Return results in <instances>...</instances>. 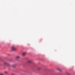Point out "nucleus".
Returning <instances> with one entry per match:
<instances>
[{
    "label": "nucleus",
    "mask_w": 75,
    "mask_h": 75,
    "mask_svg": "<svg viewBox=\"0 0 75 75\" xmlns=\"http://www.w3.org/2000/svg\"><path fill=\"white\" fill-rule=\"evenodd\" d=\"M38 70H40V68H38Z\"/></svg>",
    "instance_id": "obj_10"
},
{
    "label": "nucleus",
    "mask_w": 75,
    "mask_h": 75,
    "mask_svg": "<svg viewBox=\"0 0 75 75\" xmlns=\"http://www.w3.org/2000/svg\"><path fill=\"white\" fill-rule=\"evenodd\" d=\"M16 58L17 59H18V58H20V56H16Z\"/></svg>",
    "instance_id": "obj_4"
},
{
    "label": "nucleus",
    "mask_w": 75,
    "mask_h": 75,
    "mask_svg": "<svg viewBox=\"0 0 75 75\" xmlns=\"http://www.w3.org/2000/svg\"><path fill=\"white\" fill-rule=\"evenodd\" d=\"M28 63H31V61H30V60H29L28 61Z\"/></svg>",
    "instance_id": "obj_5"
},
{
    "label": "nucleus",
    "mask_w": 75,
    "mask_h": 75,
    "mask_svg": "<svg viewBox=\"0 0 75 75\" xmlns=\"http://www.w3.org/2000/svg\"><path fill=\"white\" fill-rule=\"evenodd\" d=\"M16 65H17L16 64H13L12 65V67H13V68H15V67H16Z\"/></svg>",
    "instance_id": "obj_3"
},
{
    "label": "nucleus",
    "mask_w": 75,
    "mask_h": 75,
    "mask_svg": "<svg viewBox=\"0 0 75 75\" xmlns=\"http://www.w3.org/2000/svg\"><path fill=\"white\" fill-rule=\"evenodd\" d=\"M4 65H7V62H4Z\"/></svg>",
    "instance_id": "obj_6"
},
{
    "label": "nucleus",
    "mask_w": 75,
    "mask_h": 75,
    "mask_svg": "<svg viewBox=\"0 0 75 75\" xmlns=\"http://www.w3.org/2000/svg\"><path fill=\"white\" fill-rule=\"evenodd\" d=\"M11 75H14V73L11 74Z\"/></svg>",
    "instance_id": "obj_9"
},
{
    "label": "nucleus",
    "mask_w": 75,
    "mask_h": 75,
    "mask_svg": "<svg viewBox=\"0 0 75 75\" xmlns=\"http://www.w3.org/2000/svg\"><path fill=\"white\" fill-rule=\"evenodd\" d=\"M0 75H4L3 73H0Z\"/></svg>",
    "instance_id": "obj_7"
},
{
    "label": "nucleus",
    "mask_w": 75,
    "mask_h": 75,
    "mask_svg": "<svg viewBox=\"0 0 75 75\" xmlns=\"http://www.w3.org/2000/svg\"><path fill=\"white\" fill-rule=\"evenodd\" d=\"M16 48L15 47L12 46L11 47V50H12V51H16Z\"/></svg>",
    "instance_id": "obj_1"
},
{
    "label": "nucleus",
    "mask_w": 75,
    "mask_h": 75,
    "mask_svg": "<svg viewBox=\"0 0 75 75\" xmlns=\"http://www.w3.org/2000/svg\"><path fill=\"white\" fill-rule=\"evenodd\" d=\"M5 74H7L8 72H7V71H5Z\"/></svg>",
    "instance_id": "obj_8"
},
{
    "label": "nucleus",
    "mask_w": 75,
    "mask_h": 75,
    "mask_svg": "<svg viewBox=\"0 0 75 75\" xmlns=\"http://www.w3.org/2000/svg\"><path fill=\"white\" fill-rule=\"evenodd\" d=\"M58 70H59V71H60V70L59 69H58Z\"/></svg>",
    "instance_id": "obj_11"
},
{
    "label": "nucleus",
    "mask_w": 75,
    "mask_h": 75,
    "mask_svg": "<svg viewBox=\"0 0 75 75\" xmlns=\"http://www.w3.org/2000/svg\"><path fill=\"white\" fill-rule=\"evenodd\" d=\"M26 54V52H23L22 54V55L23 56H24V55H25Z\"/></svg>",
    "instance_id": "obj_2"
}]
</instances>
